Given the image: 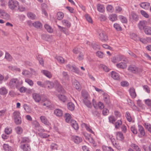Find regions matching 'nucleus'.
<instances>
[{
    "instance_id": "nucleus-50",
    "label": "nucleus",
    "mask_w": 151,
    "mask_h": 151,
    "mask_svg": "<svg viewBox=\"0 0 151 151\" xmlns=\"http://www.w3.org/2000/svg\"><path fill=\"white\" fill-rule=\"evenodd\" d=\"M85 17L87 21L89 23H92V20L91 17L88 14L85 15Z\"/></svg>"
},
{
    "instance_id": "nucleus-44",
    "label": "nucleus",
    "mask_w": 151,
    "mask_h": 151,
    "mask_svg": "<svg viewBox=\"0 0 151 151\" xmlns=\"http://www.w3.org/2000/svg\"><path fill=\"white\" fill-rule=\"evenodd\" d=\"M114 28L118 31L122 30V28L120 25L117 23H115L114 24Z\"/></svg>"
},
{
    "instance_id": "nucleus-40",
    "label": "nucleus",
    "mask_w": 151,
    "mask_h": 151,
    "mask_svg": "<svg viewBox=\"0 0 151 151\" xmlns=\"http://www.w3.org/2000/svg\"><path fill=\"white\" fill-rule=\"evenodd\" d=\"M103 151H114V150L111 147L103 146H102Z\"/></svg>"
},
{
    "instance_id": "nucleus-54",
    "label": "nucleus",
    "mask_w": 151,
    "mask_h": 151,
    "mask_svg": "<svg viewBox=\"0 0 151 151\" xmlns=\"http://www.w3.org/2000/svg\"><path fill=\"white\" fill-rule=\"evenodd\" d=\"M63 78L66 80H68L69 79V76L67 73L66 72L63 71L62 73Z\"/></svg>"
},
{
    "instance_id": "nucleus-41",
    "label": "nucleus",
    "mask_w": 151,
    "mask_h": 151,
    "mask_svg": "<svg viewBox=\"0 0 151 151\" xmlns=\"http://www.w3.org/2000/svg\"><path fill=\"white\" fill-rule=\"evenodd\" d=\"M58 97L59 99L63 102H65L66 100V97L62 94H60L58 95Z\"/></svg>"
},
{
    "instance_id": "nucleus-19",
    "label": "nucleus",
    "mask_w": 151,
    "mask_h": 151,
    "mask_svg": "<svg viewBox=\"0 0 151 151\" xmlns=\"http://www.w3.org/2000/svg\"><path fill=\"white\" fill-rule=\"evenodd\" d=\"M67 107L69 110L73 111L74 109L75 105L72 102H69L67 104Z\"/></svg>"
},
{
    "instance_id": "nucleus-8",
    "label": "nucleus",
    "mask_w": 151,
    "mask_h": 151,
    "mask_svg": "<svg viewBox=\"0 0 151 151\" xmlns=\"http://www.w3.org/2000/svg\"><path fill=\"white\" fill-rule=\"evenodd\" d=\"M72 139L73 141L76 144H79L82 141L81 137L76 136H73L72 137Z\"/></svg>"
},
{
    "instance_id": "nucleus-59",
    "label": "nucleus",
    "mask_w": 151,
    "mask_h": 151,
    "mask_svg": "<svg viewBox=\"0 0 151 151\" xmlns=\"http://www.w3.org/2000/svg\"><path fill=\"white\" fill-rule=\"evenodd\" d=\"M92 47L95 50H97L100 49L99 45L96 44H94L92 45Z\"/></svg>"
},
{
    "instance_id": "nucleus-15",
    "label": "nucleus",
    "mask_w": 151,
    "mask_h": 151,
    "mask_svg": "<svg viewBox=\"0 0 151 151\" xmlns=\"http://www.w3.org/2000/svg\"><path fill=\"white\" fill-rule=\"evenodd\" d=\"M150 4L148 2L141 3L139 5L142 8L145 9H147L150 6Z\"/></svg>"
},
{
    "instance_id": "nucleus-21",
    "label": "nucleus",
    "mask_w": 151,
    "mask_h": 151,
    "mask_svg": "<svg viewBox=\"0 0 151 151\" xmlns=\"http://www.w3.org/2000/svg\"><path fill=\"white\" fill-rule=\"evenodd\" d=\"M41 72L48 78H50L52 77V75L51 73L49 71L46 70H43Z\"/></svg>"
},
{
    "instance_id": "nucleus-55",
    "label": "nucleus",
    "mask_w": 151,
    "mask_h": 151,
    "mask_svg": "<svg viewBox=\"0 0 151 151\" xmlns=\"http://www.w3.org/2000/svg\"><path fill=\"white\" fill-rule=\"evenodd\" d=\"M82 96L84 98V100L88 99V93L86 92H82Z\"/></svg>"
},
{
    "instance_id": "nucleus-60",
    "label": "nucleus",
    "mask_w": 151,
    "mask_h": 151,
    "mask_svg": "<svg viewBox=\"0 0 151 151\" xmlns=\"http://www.w3.org/2000/svg\"><path fill=\"white\" fill-rule=\"evenodd\" d=\"M100 67L102 68L106 72H108L109 70V68L105 65H101Z\"/></svg>"
},
{
    "instance_id": "nucleus-56",
    "label": "nucleus",
    "mask_w": 151,
    "mask_h": 151,
    "mask_svg": "<svg viewBox=\"0 0 151 151\" xmlns=\"http://www.w3.org/2000/svg\"><path fill=\"white\" fill-rule=\"evenodd\" d=\"M58 145L55 143H52L50 145V148L52 150H57Z\"/></svg>"
},
{
    "instance_id": "nucleus-29",
    "label": "nucleus",
    "mask_w": 151,
    "mask_h": 151,
    "mask_svg": "<svg viewBox=\"0 0 151 151\" xmlns=\"http://www.w3.org/2000/svg\"><path fill=\"white\" fill-rule=\"evenodd\" d=\"M104 99L105 102L106 104H109L110 103L109 96L107 95H104Z\"/></svg>"
},
{
    "instance_id": "nucleus-62",
    "label": "nucleus",
    "mask_w": 151,
    "mask_h": 151,
    "mask_svg": "<svg viewBox=\"0 0 151 151\" xmlns=\"http://www.w3.org/2000/svg\"><path fill=\"white\" fill-rule=\"evenodd\" d=\"M121 85L123 87H127L128 86L129 83L128 82L126 81H123L121 83Z\"/></svg>"
},
{
    "instance_id": "nucleus-3",
    "label": "nucleus",
    "mask_w": 151,
    "mask_h": 151,
    "mask_svg": "<svg viewBox=\"0 0 151 151\" xmlns=\"http://www.w3.org/2000/svg\"><path fill=\"white\" fill-rule=\"evenodd\" d=\"M20 114V113L18 111H15L13 113L14 121L17 125H19L22 123V118Z\"/></svg>"
},
{
    "instance_id": "nucleus-64",
    "label": "nucleus",
    "mask_w": 151,
    "mask_h": 151,
    "mask_svg": "<svg viewBox=\"0 0 151 151\" xmlns=\"http://www.w3.org/2000/svg\"><path fill=\"white\" fill-rule=\"evenodd\" d=\"M146 104L148 106L151 107V100L150 99H146L145 101Z\"/></svg>"
},
{
    "instance_id": "nucleus-47",
    "label": "nucleus",
    "mask_w": 151,
    "mask_h": 151,
    "mask_svg": "<svg viewBox=\"0 0 151 151\" xmlns=\"http://www.w3.org/2000/svg\"><path fill=\"white\" fill-rule=\"evenodd\" d=\"M27 16L29 18L32 19H34L35 17V14L30 12H28L27 13Z\"/></svg>"
},
{
    "instance_id": "nucleus-14",
    "label": "nucleus",
    "mask_w": 151,
    "mask_h": 151,
    "mask_svg": "<svg viewBox=\"0 0 151 151\" xmlns=\"http://www.w3.org/2000/svg\"><path fill=\"white\" fill-rule=\"evenodd\" d=\"M70 124L73 128L76 130H77L79 128V127L76 122L74 120H71L70 121Z\"/></svg>"
},
{
    "instance_id": "nucleus-52",
    "label": "nucleus",
    "mask_w": 151,
    "mask_h": 151,
    "mask_svg": "<svg viewBox=\"0 0 151 151\" xmlns=\"http://www.w3.org/2000/svg\"><path fill=\"white\" fill-rule=\"evenodd\" d=\"M54 86V84L53 82L49 81L48 83L47 88L48 89H51L53 88Z\"/></svg>"
},
{
    "instance_id": "nucleus-48",
    "label": "nucleus",
    "mask_w": 151,
    "mask_h": 151,
    "mask_svg": "<svg viewBox=\"0 0 151 151\" xmlns=\"http://www.w3.org/2000/svg\"><path fill=\"white\" fill-rule=\"evenodd\" d=\"M35 127L36 129L39 131H42L43 130L41 128V127H40L39 124L37 122H36L35 124Z\"/></svg>"
},
{
    "instance_id": "nucleus-53",
    "label": "nucleus",
    "mask_w": 151,
    "mask_h": 151,
    "mask_svg": "<svg viewBox=\"0 0 151 151\" xmlns=\"http://www.w3.org/2000/svg\"><path fill=\"white\" fill-rule=\"evenodd\" d=\"M132 19L136 21H137L138 19V17L137 15L134 13H132L131 14Z\"/></svg>"
},
{
    "instance_id": "nucleus-63",
    "label": "nucleus",
    "mask_w": 151,
    "mask_h": 151,
    "mask_svg": "<svg viewBox=\"0 0 151 151\" xmlns=\"http://www.w3.org/2000/svg\"><path fill=\"white\" fill-rule=\"evenodd\" d=\"M99 19L101 21H104L106 19V17L105 15H101L99 17Z\"/></svg>"
},
{
    "instance_id": "nucleus-5",
    "label": "nucleus",
    "mask_w": 151,
    "mask_h": 151,
    "mask_svg": "<svg viewBox=\"0 0 151 151\" xmlns=\"http://www.w3.org/2000/svg\"><path fill=\"white\" fill-rule=\"evenodd\" d=\"M8 4L9 8L12 10L15 9L19 5L18 1L13 0H9Z\"/></svg>"
},
{
    "instance_id": "nucleus-36",
    "label": "nucleus",
    "mask_w": 151,
    "mask_h": 151,
    "mask_svg": "<svg viewBox=\"0 0 151 151\" xmlns=\"http://www.w3.org/2000/svg\"><path fill=\"white\" fill-rule=\"evenodd\" d=\"M57 18L59 20L62 19L64 17V14L63 12H59L57 14Z\"/></svg>"
},
{
    "instance_id": "nucleus-11",
    "label": "nucleus",
    "mask_w": 151,
    "mask_h": 151,
    "mask_svg": "<svg viewBox=\"0 0 151 151\" xmlns=\"http://www.w3.org/2000/svg\"><path fill=\"white\" fill-rule=\"evenodd\" d=\"M128 70L134 73H137L138 71V68L134 65H130L128 68Z\"/></svg>"
},
{
    "instance_id": "nucleus-32",
    "label": "nucleus",
    "mask_w": 151,
    "mask_h": 151,
    "mask_svg": "<svg viewBox=\"0 0 151 151\" xmlns=\"http://www.w3.org/2000/svg\"><path fill=\"white\" fill-rule=\"evenodd\" d=\"M30 142V140L28 137H21V143H28Z\"/></svg>"
},
{
    "instance_id": "nucleus-43",
    "label": "nucleus",
    "mask_w": 151,
    "mask_h": 151,
    "mask_svg": "<svg viewBox=\"0 0 151 151\" xmlns=\"http://www.w3.org/2000/svg\"><path fill=\"white\" fill-rule=\"evenodd\" d=\"M63 24L66 26L68 27H69L71 25L70 23L68 20L64 19L62 21Z\"/></svg>"
},
{
    "instance_id": "nucleus-23",
    "label": "nucleus",
    "mask_w": 151,
    "mask_h": 151,
    "mask_svg": "<svg viewBox=\"0 0 151 151\" xmlns=\"http://www.w3.org/2000/svg\"><path fill=\"white\" fill-rule=\"evenodd\" d=\"M109 18L110 20L114 22L117 19V15L115 14H112L109 15Z\"/></svg>"
},
{
    "instance_id": "nucleus-2",
    "label": "nucleus",
    "mask_w": 151,
    "mask_h": 151,
    "mask_svg": "<svg viewBox=\"0 0 151 151\" xmlns=\"http://www.w3.org/2000/svg\"><path fill=\"white\" fill-rule=\"evenodd\" d=\"M122 60L125 62H128V61L124 56L122 55H117L113 57L112 59V61L115 63Z\"/></svg>"
},
{
    "instance_id": "nucleus-25",
    "label": "nucleus",
    "mask_w": 151,
    "mask_h": 151,
    "mask_svg": "<svg viewBox=\"0 0 151 151\" xmlns=\"http://www.w3.org/2000/svg\"><path fill=\"white\" fill-rule=\"evenodd\" d=\"M3 147L5 151H12V147L8 144H4L3 146Z\"/></svg>"
},
{
    "instance_id": "nucleus-20",
    "label": "nucleus",
    "mask_w": 151,
    "mask_h": 151,
    "mask_svg": "<svg viewBox=\"0 0 151 151\" xmlns=\"http://www.w3.org/2000/svg\"><path fill=\"white\" fill-rule=\"evenodd\" d=\"M144 30L145 33L148 35H151V27L147 26L144 29Z\"/></svg>"
},
{
    "instance_id": "nucleus-27",
    "label": "nucleus",
    "mask_w": 151,
    "mask_h": 151,
    "mask_svg": "<svg viewBox=\"0 0 151 151\" xmlns=\"http://www.w3.org/2000/svg\"><path fill=\"white\" fill-rule=\"evenodd\" d=\"M40 119L42 122L45 124L46 125L48 124L49 122L45 116H41L40 117Z\"/></svg>"
},
{
    "instance_id": "nucleus-31",
    "label": "nucleus",
    "mask_w": 151,
    "mask_h": 151,
    "mask_svg": "<svg viewBox=\"0 0 151 151\" xmlns=\"http://www.w3.org/2000/svg\"><path fill=\"white\" fill-rule=\"evenodd\" d=\"M138 127L140 134L142 136H144L145 134V133L143 127L141 125H139Z\"/></svg>"
},
{
    "instance_id": "nucleus-37",
    "label": "nucleus",
    "mask_w": 151,
    "mask_h": 151,
    "mask_svg": "<svg viewBox=\"0 0 151 151\" xmlns=\"http://www.w3.org/2000/svg\"><path fill=\"white\" fill-rule=\"evenodd\" d=\"M131 146L133 148L136 150V151H139L141 150L139 146L136 144L132 143L131 145Z\"/></svg>"
},
{
    "instance_id": "nucleus-57",
    "label": "nucleus",
    "mask_w": 151,
    "mask_h": 151,
    "mask_svg": "<svg viewBox=\"0 0 151 151\" xmlns=\"http://www.w3.org/2000/svg\"><path fill=\"white\" fill-rule=\"evenodd\" d=\"M5 58L9 61H11L12 60V57L8 52H6Z\"/></svg>"
},
{
    "instance_id": "nucleus-24",
    "label": "nucleus",
    "mask_w": 151,
    "mask_h": 151,
    "mask_svg": "<svg viewBox=\"0 0 151 151\" xmlns=\"http://www.w3.org/2000/svg\"><path fill=\"white\" fill-rule=\"evenodd\" d=\"M33 26L37 28L40 29L42 27V24L39 22H36L33 23Z\"/></svg>"
},
{
    "instance_id": "nucleus-10",
    "label": "nucleus",
    "mask_w": 151,
    "mask_h": 151,
    "mask_svg": "<svg viewBox=\"0 0 151 151\" xmlns=\"http://www.w3.org/2000/svg\"><path fill=\"white\" fill-rule=\"evenodd\" d=\"M56 90L59 92L60 93H65V91L61 85L59 83L57 84L56 85Z\"/></svg>"
},
{
    "instance_id": "nucleus-58",
    "label": "nucleus",
    "mask_w": 151,
    "mask_h": 151,
    "mask_svg": "<svg viewBox=\"0 0 151 151\" xmlns=\"http://www.w3.org/2000/svg\"><path fill=\"white\" fill-rule=\"evenodd\" d=\"M122 122L120 120H119L117 122H116L115 125L116 128H118L119 126L122 124Z\"/></svg>"
},
{
    "instance_id": "nucleus-18",
    "label": "nucleus",
    "mask_w": 151,
    "mask_h": 151,
    "mask_svg": "<svg viewBox=\"0 0 151 151\" xmlns=\"http://www.w3.org/2000/svg\"><path fill=\"white\" fill-rule=\"evenodd\" d=\"M22 148L23 151H30V146L28 144H23L22 145Z\"/></svg>"
},
{
    "instance_id": "nucleus-1",
    "label": "nucleus",
    "mask_w": 151,
    "mask_h": 151,
    "mask_svg": "<svg viewBox=\"0 0 151 151\" xmlns=\"http://www.w3.org/2000/svg\"><path fill=\"white\" fill-rule=\"evenodd\" d=\"M21 85L19 81L17 78L12 79L9 83V86L12 88H16L19 89Z\"/></svg>"
},
{
    "instance_id": "nucleus-16",
    "label": "nucleus",
    "mask_w": 151,
    "mask_h": 151,
    "mask_svg": "<svg viewBox=\"0 0 151 151\" xmlns=\"http://www.w3.org/2000/svg\"><path fill=\"white\" fill-rule=\"evenodd\" d=\"M127 62H121L116 64V66L118 68L124 69L127 68L126 63Z\"/></svg>"
},
{
    "instance_id": "nucleus-46",
    "label": "nucleus",
    "mask_w": 151,
    "mask_h": 151,
    "mask_svg": "<svg viewBox=\"0 0 151 151\" xmlns=\"http://www.w3.org/2000/svg\"><path fill=\"white\" fill-rule=\"evenodd\" d=\"M126 117L127 119L129 122H131L132 121V118L129 112H126Z\"/></svg>"
},
{
    "instance_id": "nucleus-34",
    "label": "nucleus",
    "mask_w": 151,
    "mask_h": 151,
    "mask_svg": "<svg viewBox=\"0 0 151 151\" xmlns=\"http://www.w3.org/2000/svg\"><path fill=\"white\" fill-rule=\"evenodd\" d=\"M83 102L84 104L88 108H91L92 106L90 101L88 99L83 100Z\"/></svg>"
},
{
    "instance_id": "nucleus-7",
    "label": "nucleus",
    "mask_w": 151,
    "mask_h": 151,
    "mask_svg": "<svg viewBox=\"0 0 151 151\" xmlns=\"http://www.w3.org/2000/svg\"><path fill=\"white\" fill-rule=\"evenodd\" d=\"M147 22L145 20L140 21L138 24V27L140 30H144L147 26Z\"/></svg>"
},
{
    "instance_id": "nucleus-13",
    "label": "nucleus",
    "mask_w": 151,
    "mask_h": 151,
    "mask_svg": "<svg viewBox=\"0 0 151 151\" xmlns=\"http://www.w3.org/2000/svg\"><path fill=\"white\" fill-rule=\"evenodd\" d=\"M129 91L130 95L132 98L134 99L136 97L137 94L135 90L133 87L131 88Z\"/></svg>"
},
{
    "instance_id": "nucleus-12",
    "label": "nucleus",
    "mask_w": 151,
    "mask_h": 151,
    "mask_svg": "<svg viewBox=\"0 0 151 151\" xmlns=\"http://www.w3.org/2000/svg\"><path fill=\"white\" fill-rule=\"evenodd\" d=\"M54 113L56 116L59 117L62 116L63 112L62 110L59 109H57L54 110Z\"/></svg>"
},
{
    "instance_id": "nucleus-33",
    "label": "nucleus",
    "mask_w": 151,
    "mask_h": 151,
    "mask_svg": "<svg viewBox=\"0 0 151 151\" xmlns=\"http://www.w3.org/2000/svg\"><path fill=\"white\" fill-rule=\"evenodd\" d=\"M73 85L75 88L76 89L78 90L79 91L81 89L80 88V85L78 81L75 80L74 82Z\"/></svg>"
},
{
    "instance_id": "nucleus-4",
    "label": "nucleus",
    "mask_w": 151,
    "mask_h": 151,
    "mask_svg": "<svg viewBox=\"0 0 151 151\" xmlns=\"http://www.w3.org/2000/svg\"><path fill=\"white\" fill-rule=\"evenodd\" d=\"M99 36L100 39L103 42H105L108 40L107 36L106 33L101 30V29H99L97 31Z\"/></svg>"
},
{
    "instance_id": "nucleus-39",
    "label": "nucleus",
    "mask_w": 151,
    "mask_h": 151,
    "mask_svg": "<svg viewBox=\"0 0 151 151\" xmlns=\"http://www.w3.org/2000/svg\"><path fill=\"white\" fill-rule=\"evenodd\" d=\"M55 58L57 60L59 63H63L64 62V59L61 57L57 56L55 57Z\"/></svg>"
},
{
    "instance_id": "nucleus-6",
    "label": "nucleus",
    "mask_w": 151,
    "mask_h": 151,
    "mask_svg": "<svg viewBox=\"0 0 151 151\" xmlns=\"http://www.w3.org/2000/svg\"><path fill=\"white\" fill-rule=\"evenodd\" d=\"M0 17L8 20L10 19V16L4 10L0 9Z\"/></svg>"
},
{
    "instance_id": "nucleus-17",
    "label": "nucleus",
    "mask_w": 151,
    "mask_h": 151,
    "mask_svg": "<svg viewBox=\"0 0 151 151\" xmlns=\"http://www.w3.org/2000/svg\"><path fill=\"white\" fill-rule=\"evenodd\" d=\"M111 74V77L115 80H118L120 78L118 74L116 72L112 71Z\"/></svg>"
},
{
    "instance_id": "nucleus-30",
    "label": "nucleus",
    "mask_w": 151,
    "mask_h": 151,
    "mask_svg": "<svg viewBox=\"0 0 151 151\" xmlns=\"http://www.w3.org/2000/svg\"><path fill=\"white\" fill-rule=\"evenodd\" d=\"M7 93V90L6 88L2 87L0 88V94L2 95H4Z\"/></svg>"
},
{
    "instance_id": "nucleus-35",
    "label": "nucleus",
    "mask_w": 151,
    "mask_h": 151,
    "mask_svg": "<svg viewBox=\"0 0 151 151\" xmlns=\"http://www.w3.org/2000/svg\"><path fill=\"white\" fill-rule=\"evenodd\" d=\"M119 18L121 22L123 23H126L127 22V18L123 16H119Z\"/></svg>"
},
{
    "instance_id": "nucleus-28",
    "label": "nucleus",
    "mask_w": 151,
    "mask_h": 151,
    "mask_svg": "<svg viewBox=\"0 0 151 151\" xmlns=\"http://www.w3.org/2000/svg\"><path fill=\"white\" fill-rule=\"evenodd\" d=\"M44 27L47 31L49 33H52L53 32V29L50 25L47 24H45Z\"/></svg>"
},
{
    "instance_id": "nucleus-26",
    "label": "nucleus",
    "mask_w": 151,
    "mask_h": 151,
    "mask_svg": "<svg viewBox=\"0 0 151 151\" xmlns=\"http://www.w3.org/2000/svg\"><path fill=\"white\" fill-rule=\"evenodd\" d=\"M97 9L100 12H103L104 11L105 8L103 5L98 4L97 5Z\"/></svg>"
},
{
    "instance_id": "nucleus-49",
    "label": "nucleus",
    "mask_w": 151,
    "mask_h": 151,
    "mask_svg": "<svg viewBox=\"0 0 151 151\" xmlns=\"http://www.w3.org/2000/svg\"><path fill=\"white\" fill-rule=\"evenodd\" d=\"M4 131L6 134H9L12 132V129L11 128L7 127L5 128Z\"/></svg>"
},
{
    "instance_id": "nucleus-22",
    "label": "nucleus",
    "mask_w": 151,
    "mask_h": 151,
    "mask_svg": "<svg viewBox=\"0 0 151 151\" xmlns=\"http://www.w3.org/2000/svg\"><path fill=\"white\" fill-rule=\"evenodd\" d=\"M116 138L119 140H122L124 139L123 135L122 133L120 132H119L116 134Z\"/></svg>"
},
{
    "instance_id": "nucleus-45",
    "label": "nucleus",
    "mask_w": 151,
    "mask_h": 151,
    "mask_svg": "<svg viewBox=\"0 0 151 151\" xmlns=\"http://www.w3.org/2000/svg\"><path fill=\"white\" fill-rule=\"evenodd\" d=\"M16 131L18 134H20L22 132L23 129L22 127H17L15 129Z\"/></svg>"
},
{
    "instance_id": "nucleus-51",
    "label": "nucleus",
    "mask_w": 151,
    "mask_h": 151,
    "mask_svg": "<svg viewBox=\"0 0 151 151\" xmlns=\"http://www.w3.org/2000/svg\"><path fill=\"white\" fill-rule=\"evenodd\" d=\"M25 81L30 86H32L33 85L34 83L33 81L29 78H27L25 79Z\"/></svg>"
},
{
    "instance_id": "nucleus-9",
    "label": "nucleus",
    "mask_w": 151,
    "mask_h": 151,
    "mask_svg": "<svg viewBox=\"0 0 151 151\" xmlns=\"http://www.w3.org/2000/svg\"><path fill=\"white\" fill-rule=\"evenodd\" d=\"M32 96L35 101L39 102L41 100V98L39 94L34 93L32 94Z\"/></svg>"
},
{
    "instance_id": "nucleus-61",
    "label": "nucleus",
    "mask_w": 151,
    "mask_h": 151,
    "mask_svg": "<svg viewBox=\"0 0 151 151\" xmlns=\"http://www.w3.org/2000/svg\"><path fill=\"white\" fill-rule=\"evenodd\" d=\"M140 13L145 18H148L149 16L148 14L145 11L142 10L140 11Z\"/></svg>"
},
{
    "instance_id": "nucleus-38",
    "label": "nucleus",
    "mask_w": 151,
    "mask_h": 151,
    "mask_svg": "<svg viewBox=\"0 0 151 151\" xmlns=\"http://www.w3.org/2000/svg\"><path fill=\"white\" fill-rule=\"evenodd\" d=\"M71 117V116L70 114L66 113L64 116L66 122H69L70 120Z\"/></svg>"
},
{
    "instance_id": "nucleus-42",
    "label": "nucleus",
    "mask_w": 151,
    "mask_h": 151,
    "mask_svg": "<svg viewBox=\"0 0 151 151\" xmlns=\"http://www.w3.org/2000/svg\"><path fill=\"white\" fill-rule=\"evenodd\" d=\"M130 129L133 134H137V130L134 125L131 126L130 128Z\"/></svg>"
}]
</instances>
